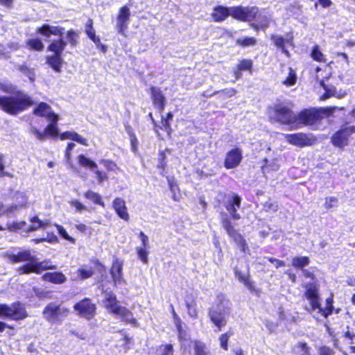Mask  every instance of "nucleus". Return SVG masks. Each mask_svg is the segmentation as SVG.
Returning a JSON list of instances; mask_svg holds the SVG:
<instances>
[{
    "label": "nucleus",
    "mask_w": 355,
    "mask_h": 355,
    "mask_svg": "<svg viewBox=\"0 0 355 355\" xmlns=\"http://www.w3.org/2000/svg\"><path fill=\"white\" fill-rule=\"evenodd\" d=\"M94 171L95 174L96 175L98 182L100 184H102L103 181L107 180L108 177L105 173H103L96 169H95Z\"/></svg>",
    "instance_id": "nucleus-58"
},
{
    "label": "nucleus",
    "mask_w": 355,
    "mask_h": 355,
    "mask_svg": "<svg viewBox=\"0 0 355 355\" xmlns=\"http://www.w3.org/2000/svg\"><path fill=\"white\" fill-rule=\"evenodd\" d=\"M230 337V335H229L228 334H222L220 336V347L227 350V343H228V340Z\"/></svg>",
    "instance_id": "nucleus-55"
},
{
    "label": "nucleus",
    "mask_w": 355,
    "mask_h": 355,
    "mask_svg": "<svg viewBox=\"0 0 355 355\" xmlns=\"http://www.w3.org/2000/svg\"><path fill=\"white\" fill-rule=\"evenodd\" d=\"M311 58L320 62H325L326 59L324 55L320 51L318 46H315L311 53Z\"/></svg>",
    "instance_id": "nucleus-44"
},
{
    "label": "nucleus",
    "mask_w": 355,
    "mask_h": 355,
    "mask_svg": "<svg viewBox=\"0 0 355 355\" xmlns=\"http://www.w3.org/2000/svg\"><path fill=\"white\" fill-rule=\"evenodd\" d=\"M354 133H355L354 126L343 128L331 137V144L336 147L343 148L347 146L349 137Z\"/></svg>",
    "instance_id": "nucleus-12"
},
{
    "label": "nucleus",
    "mask_w": 355,
    "mask_h": 355,
    "mask_svg": "<svg viewBox=\"0 0 355 355\" xmlns=\"http://www.w3.org/2000/svg\"><path fill=\"white\" fill-rule=\"evenodd\" d=\"M270 118L284 125L293 124L297 120V115L291 109L281 104L275 106Z\"/></svg>",
    "instance_id": "nucleus-8"
},
{
    "label": "nucleus",
    "mask_w": 355,
    "mask_h": 355,
    "mask_svg": "<svg viewBox=\"0 0 355 355\" xmlns=\"http://www.w3.org/2000/svg\"><path fill=\"white\" fill-rule=\"evenodd\" d=\"M338 202V200L335 197H329L325 199L324 206L327 209H329L335 206Z\"/></svg>",
    "instance_id": "nucleus-57"
},
{
    "label": "nucleus",
    "mask_w": 355,
    "mask_h": 355,
    "mask_svg": "<svg viewBox=\"0 0 355 355\" xmlns=\"http://www.w3.org/2000/svg\"><path fill=\"white\" fill-rule=\"evenodd\" d=\"M161 128L164 129L167 132L168 135L170 134L171 127L168 119H164V118H162Z\"/></svg>",
    "instance_id": "nucleus-61"
},
{
    "label": "nucleus",
    "mask_w": 355,
    "mask_h": 355,
    "mask_svg": "<svg viewBox=\"0 0 355 355\" xmlns=\"http://www.w3.org/2000/svg\"><path fill=\"white\" fill-rule=\"evenodd\" d=\"M26 46L31 50L42 51L44 44L39 39H30L26 42Z\"/></svg>",
    "instance_id": "nucleus-42"
},
{
    "label": "nucleus",
    "mask_w": 355,
    "mask_h": 355,
    "mask_svg": "<svg viewBox=\"0 0 355 355\" xmlns=\"http://www.w3.org/2000/svg\"><path fill=\"white\" fill-rule=\"evenodd\" d=\"M78 161L80 166L84 167H88L92 171H94L97 168V164L90 159L86 157L83 155H80L78 157Z\"/></svg>",
    "instance_id": "nucleus-38"
},
{
    "label": "nucleus",
    "mask_w": 355,
    "mask_h": 355,
    "mask_svg": "<svg viewBox=\"0 0 355 355\" xmlns=\"http://www.w3.org/2000/svg\"><path fill=\"white\" fill-rule=\"evenodd\" d=\"M257 43V40L254 37H245L243 39H238L236 41V44L237 45L241 46L243 47H247L250 46H254Z\"/></svg>",
    "instance_id": "nucleus-46"
},
{
    "label": "nucleus",
    "mask_w": 355,
    "mask_h": 355,
    "mask_svg": "<svg viewBox=\"0 0 355 355\" xmlns=\"http://www.w3.org/2000/svg\"><path fill=\"white\" fill-rule=\"evenodd\" d=\"M28 316L24 306L20 302H15L10 305L0 304V318H9L14 320H23Z\"/></svg>",
    "instance_id": "nucleus-7"
},
{
    "label": "nucleus",
    "mask_w": 355,
    "mask_h": 355,
    "mask_svg": "<svg viewBox=\"0 0 355 355\" xmlns=\"http://www.w3.org/2000/svg\"><path fill=\"white\" fill-rule=\"evenodd\" d=\"M66 46V42L62 41V40L53 42L49 46V50L55 53V55H61V53L64 49Z\"/></svg>",
    "instance_id": "nucleus-37"
},
{
    "label": "nucleus",
    "mask_w": 355,
    "mask_h": 355,
    "mask_svg": "<svg viewBox=\"0 0 355 355\" xmlns=\"http://www.w3.org/2000/svg\"><path fill=\"white\" fill-rule=\"evenodd\" d=\"M69 309L55 302L47 304L42 311L44 319L51 324H60L68 316Z\"/></svg>",
    "instance_id": "nucleus-4"
},
{
    "label": "nucleus",
    "mask_w": 355,
    "mask_h": 355,
    "mask_svg": "<svg viewBox=\"0 0 355 355\" xmlns=\"http://www.w3.org/2000/svg\"><path fill=\"white\" fill-rule=\"evenodd\" d=\"M270 38L273 41L275 46L282 49V51L284 54H285L287 57L290 56L289 51L285 48L284 44L288 43L290 45H293V41L291 39L285 40L282 36L275 35H272Z\"/></svg>",
    "instance_id": "nucleus-27"
},
{
    "label": "nucleus",
    "mask_w": 355,
    "mask_h": 355,
    "mask_svg": "<svg viewBox=\"0 0 355 355\" xmlns=\"http://www.w3.org/2000/svg\"><path fill=\"white\" fill-rule=\"evenodd\" d=\"M56 266L53 265L49 261L35 262L33 264H27L19 268V274H29L31 272L40 273L42 271L48 269H55Z\"/></svg>",
    "instance_id": "nucleus-13"
},
{
    "label": "nucleus",
    "mask_w": 355,
    "mask_h": 355,
    "mask_svg": "<svg viewBox=\"0 0 355 355\" xmlns=\"http://www.w3.org/2000/svg\"><path fill=\"white\" fill-rule=\"evenodd\" d=\"M193 343L195 355H211L210 351L205 343L199 340H194Z\"/></svg>",
    "instance_id": "nucleus-33"
},
{
    "label": "nucleus",
    "mask_w": 355,
    "mask_h": 355,
    "mask_svg": "<svg viewBox=\"0 0 355 355\" xmlns=\"http://www.w3.org/2000/svg\"><path fill=\"white\" fill-rule=\"evenodd\" d=\"M33 114L39 116L45 117L49 122L57 123L59 116L55 114L53 111L50 105L46 103H40L33 110Z\"/></svg>",
    "instance_id": "nucleus-17"
},
{
    "label": "nucleus",
    "mask_w": 355,
    "mask_h": 355,
    "mask_svg": "<svg viewBox=\"0 0 355 355\" xmlns=\"http://www.w3.org/2000/svg\"><path fill=\"white\" fill-rule=\"evenodd\" d=\"M294 350L300 355H310L309 348L305 343H298L295 346Z\"/></svg>",
    "instance_id": "nucleus-49"
},
{
    "label": "nucleus",
    "mask_w": 355,
    "mask_h": 355,
    "mask_svg": "<svg viewBox=\"0 0 355 355\" xmlns=\"http://www.w3.org/2000/svg\"><path fill=\"white\" fill-rule=\"evenodd\" d=\"M320 85L325 90V93L320 98L321 101H324L336 95V89L335 87H329L324 84V80H320Z\"/></svg>",
    "instance_id": "nucleus-39"
},
{
    "label": "nucleus",
    "mask_w": 355,
    "mask_h": 355,
    "mask_svg": "<svg viewBox=\"0 0 355 355\" xmlns=\"http://www.w3.org/2000/svg\"><path fill=\"white\" fill-rule=\"evenodd\" d=\"M309 263L310 259L308 257H295L292 259V266L296 268L303 269Z\"/></svg>",
    "instance_id": "nucleus-35"
},
{
    "label": "nucleus",
    "mask_w": 355,
    "mask_h": 355,
    "mask_svg": "<svg viewBox=\"0 0 355 355\" xmlns=\"http://www.w3.org/2000/svg\"><path fill=\"white\" fill-rule=\"evenodd\" d=\"M270 19L267 17L266 16H263V15H259L258 17V24L257 25H254L253 24V27L256 29L257 28H261L262 30H265L266 28H267L269 25H270Z\"/></svg>",
    "instance_id": "nucleus-43"
},
{
    "label": "nucleus",
    "mask_w": 355,
    "mask_h": 355,
    "mask_svg": "<svg viewBox=\"0 0 355 355\" xmlns=\"http://www.w3.org/2000/svg\"><path fill=\"white\" fill-rule=\"evenodd\" d=\"M101 291L104 293L103 304L107 311L122 321L137 325V320L133 318L132 313L125 307L119 304L116 295L112 291H107L101 285Z\"/></svg>",
    "instance_id": "nucleus-2"
},
{
    "label": "nucleus",
    "mask_w": 355,
    "mask_h": 355,
    "mask_svg": "<svg viewBox=\"0 0 355 355\" xmlns=\"http://www.w3.org/2000/svg\"><path fill=\"white\" fill-rule=\"evenodd\" d=\"M28 197L22 192H17L14 196V202L6 208V215H14L28 207Z\"/></svg>",
    "instance_id": "nucleus-15"
},
{
    "label": "nucleus",
    "mask_w": 355,
    "mask_h": 355,
    "mask_svg": "<svg viewBox=\"0 0 355 355\" xmlns=\"http://www.w3.org/2000/svg\"><path fill=\"white\" fill-rule=\"evenodd\" d=\"M161 355H173V348L172 345L167 344L160 347Z\"/></svg>",
    "instance_id": "nucleus-52"
},
{
    "label": "nucleus",
    "mask_w": 355,
    "mask_h": 355,
    "mask_svg": "<svg viewBox=\"0 0 355 355\" xmlns=\"http://www.w3.org/2000/svg\"><path fill=\"white\" fill-rule=\"evenodd\" d=\"M62 28L58 26H51L47 24L43 25L42 27L37 29V32L40 33L44 37H49L51 35H60L62 34Z\"/></svg>",
    "instance_id": "nucleus-26"
},
{
    "label": "nucleus",
    "mask_w": 355,
    "mask_h": 355,
    "mask_svg": "<svg viewBox=\"0 0 355 355\" xmlns=\"http://www.w3.org/2000/svg\"><path fill=\"white\" fill-rule=\"evenodd\" d=\"M252 62L250 60H243L238 64L237 67L242 71H251Z\"/></svg>",
    "instance_id": "nucleus-51"
},
{
    "label": "nucleus",
    "mask_w": 355,
    "mask_h": 355,
    "mask_svg": "<svg viewBox=\"0 0 355 355\" xmlns=\"http://www.w3.org/2000/svg\"><path fill=\"white\" fill-rule=\"evenodd\" d=\"M113 208L116 212L117 215L123 220L128 221L130 218L129 214L127 211L125 201L121 198H116L114 200L112 203Z\"/></svg>",
    "instance_id": "nucleus-24"
},
{
    "label": "nucleus",
    "mask_w": 355,
    "mask_h": 355,
    "mask_svg": "<svg viewBox=\"0 0 355 355\" xmlns=\"http://www.w3.org/2000/svg\"><path fill=\"white\" fill-rule=\"evenodd\" d=\"M242 151L239 148H234L229 151L224 162V166L227 169L237 167L242 159Z\"/></svg>",
    "instance_id": "nucleus-20"
},
{
    "label": "nucleus",
    "mask_w": 355,
    "mask_h": 355,
    "mask_svg": "<svg viewBox=\"0 0 355 355\" xmlns=\"http://www.w3.org/2000/svg\"><path fill=\"white\" fill-rule=\"evenodd\" d=\"M94 274V268L89 265L84 264L78 268L76 272L77 276L73 277L72 279L73 280H77L78 279H80V280H85L92 277Z\"/></svg>",
    "instance_id": "nucleus-25"
},
{
    "label": "nucleus",
    "mask_w": 355,
    "mask_h": 355,
    "mask_svg": "<svg viewBox=\"0 0 355 355\" xmlns=\"http://www.w3.org/2000/svg\"><path fill=\"white\" fill-rule=\"evenodd\" d=\"M61 140L71 139L82 145L87 146V141L78 133L72 131L64 132L60 135Z\"/></svg>",
    "instance_id": "nucleus-29"
},
{
    "label": "nucleus",
    "mask_w": 355,
    "mask_h": 355,
    "mask_svg": "<svg viewBox=\"0 0 355 355\" xmlns=\"http://www.w3.org/2000/svg\"><path fill=\"white\" fill-rule=\"evenodd\" d=\"M343 110L341 107H321L318 110H306L299 113L297 119L304 125H312L317 121L321 119L324 115H332L336 110Z\"/></svg>",
    "instance_id": "nucleus-5"
},
{
    "label": "nucleus",
    "mask_w": 355,
    "mask_h": 355,
    "mask_svg": "<svg viewBox=\"0 0 355 355\" xmlns=\"http://www.w3.org/2000/svg\"><path fill=\"white\" fill-rule=\"evenodd\" d=\"M172 313L173 315V319H174V323L177 327V329H180V324H181V320L180 317L176 314L174 309L173 308Z\"/></svg>",
    "instance_id": "nucleus-63"
},
{
    "label": "nucleus",
    "mask_w": 355,
    "mask_h": 355,
    "mask_svg": "<svg viewBox=\"0 0 355 355\" xmlns=\"http://www.w3.org/2000/svg\"><path fill=\"white\" fill-rule=\"evenodd\" d=\"M231 7L218 6L214 8L211 16L215 22H222L229 16H232Z\"/></svg>",
    "instance_id": "nucleus-21"
},
{
    "label": "nucleus",
    "mask_w": 355,
    "mask_h": 355,
    "mask_svg": "<svg viewBox=\"0 0 355 355\" xmlns=\"http://www.w3.org/2000/svg\"><path fill=\"white\" fill-rule=\"evenodd\" d=\"M0 89L12 94L10 96H0V109L11 115H16L33 104L32 98L21 91H15V87L9 83H0Z\"/></svg>",
    "instance_id": "nucleus-1"
},
{
    "label": "nucleus",
    "mask_w": 355,
    "mask_h": 355,
    "mask_svg": "<svg viewBox=\"0 0 355 355\" xmlns=\"http://www.w3.org/2000/svg\"><path fill=\"white\" fill-rule=\"evenodd\" d=\"M69 204L71 207H73L78 212H81L86 209V207L77 200H72L69 201Z\"/></svg>",
    "instance_id": "nucleus-53"
},
{
    "label": "nucleus",
    "mask_w": 355,
    "mask_h": 355,
    "mask_svg": "<svg viewBox=\"0 0 355 355\" xmlns=\"http://www.w3.org/2000/svg\"><path fill=\"white\" fill-rule=\"evenodd\" d=\"M7 229L10 231H16L18 230L26 231L27 225L25 221L8 223Z\"/></svg>",
    "instance_id": "nucleus-45"
},
{
    "label": "nucleus",
    "mask_w": 355,
    "mask_h": 355,
    "mask_svg": "<svg viewBox=\"0 0 355 355\" xmlns=\"http://www.w3.org/2000/svg\"><path fill=\"white\" fill-rule=\"evenodd\" d=\"M286 141L298 147L309 146L313 145L315 139L311 135L304 133L286 134L284 135Z\"/></svg>",
    "instance_id": "nucleus-11"
},
{
    "label": "nucleus",
    "mask_w": 355,
    "mask_h": 355,
    "mask_svg": "<svg viewBox=\"0 0 355 355\" xmlns=\"http://www.w3.org/2000/svg\"><path fill=\"white\" fill-rule=\"evenodd\" d=\"M150 248L138 246L136 248V252L138 258L144 263H147L148 261V251Z\"/></svg>",
    "instance_id": "nucleus-40"
},
{
    "label": "nucleus",
    "mask_w": 355,
    "mask_h": 355,
    "mask_svg": "<svg viewBox=\"0 0 355 355\" xmlns=\"http://www.w3.org/2000/svg\"><path fill=\"white\" fill-rule=\"evenodd\" d=\"M47 63L56 72H60L62 60L59 55L47 57Z\"/></svg>",
    "instance_id": "nucleus-31"
},
{
    "label": "nucleus",
    "mask_w": 355,
    "mask_h": 355,
    "mask_svg": "<svg viewBox=\"0 0 355 355\" xmlns=\"http://www.w3.org/2000/svg\"><path fill=\"white\" fill-rule=\"evenodd\" d=\"M320 355H333L334 352L331 349L327 347H322L319 349Z\"/></svg>",
    "instance_id": "nucleus-60"
},
{
    "label": "nucleus",
    "mask_w": 355,
    "mask_h": 355,
    "mask_svg": "<svg viewBox=\"0 0 355 355\" xmlns=\"http://www.w3.org/2000/svg\"><path fill=\"white\" fill-rule=\"evenodd\" d=\"M296 79L297 77L295 71L289 67L288 68V76L283 81V84L288 87L294 85L296 83Z\"/></svg>",
    "instance_id": "nucleus-41"
},
{
    "label": "nucleus",
    "mask_w": 355,
    "mask_h": 355,
    "mask_svg": "<svg viewBox=\"0 0 355 355\" xmlns=\"http://www.w3.org/2000/svg\"><path fill=\"white\" fill-rule=\"evenodd\" d=\"M139 237L142 243V245L141 247L150 248L149 239L147 235H146L143 232H140Z\"/></svg>",
    "instance_id": "nucleus-59"
},
{
    "label": "nucleus",
    "mask_w": 355,
    "mask_h": 355,
    "mask_svg": "<svg viewBox=\"0 0 355 355\" xmlns=\"http://www.w3.org/2000/svg\"><path fill=\"white\" fill-rule=\"evenodd\" d=\"M31 132L35 136L37 139L40 141H44L46 138L47 135L56 137L58 135L57 123L54 122H50L44 132H40L35 127H31Z\"/></svg>",
    "instance_id": "nucleus-19"
},
{
    "label": "nucleus",
    "mask_w": 355,
    "mask_h": 355,
    "mask_svg": "<svg viewBox=\"0 0 355 355\" xmlns=\"http://www.w3.org/2000/svg\"><path fill=\"white\" fill-rule=\"evenodd\" d=\"M268 261H270L271 263H274L275 265V267L277 268L285 266V263L284 261H282V260H279V259H277L275 258L270 257V258H268Z\"/></svg>",
    "instance_id": "nucleus-62"
},
{
    "label": "nucleus",
    "mask_w": 355,
    "mask_h": 355,
    "mask_svg": "<svg viewBox=\"0 0 355 355\" xmlns=\"http://www.w3.org/2000/svg\"><path fill=\"white\" fill-rule=\"evenodd\" d=\"M222 226L225 230L227 234L231 237L233 241L237 244L238 247L241 249V250L245 252L246 250L248 248V245L242 236L233 227L231 221L227 218H224L222 220Z\"/></svg>",
    "instance_id": "nucleus-10"
},
{
    "label": "nucleus",
    "mask_w": 355,
    "mask_h": 355,
    "mask_svg": "<svg viewBox=\"0 0 355 355\" xmlns=\"http://www.w3.org/2000/svg\"><path fill=\"white\" fill-rule=\"evenodd\" d=\"M31 225L27 226L26 232H32L37 230L40 228H44L46 225V223L42 221L37 216H33L31 218Z\"/></svg>",
    "instance_id": "nucleus-36"
},
{
    "label": "nucleus",
    "mask_w": 355,
    "mask_h": 355,
    "mask_svg": "<svg viewBox=\"0 0 355 355\" xmlns=\"http://www.w3.org/2000/svg\"><path fill=\"white\" fill-rule=\"evenodd\" d=\"M236 277L241 282L243 283V284L251 291L255 292L257 294L258 293V291L254 286L253 284L250 280L248 276L242 274L241 272L236 270L235 272Z\"/></svg>",
    "instance_id": "nucleus-32"
},
{
    "label": "nucleus",
    "mask_w": 355,
    "mask_h": 355,
    "mask_svg": "<svg viewBox=\"0 0 355 355\" xmlns=\"http://www.w3.org/2000/svg\"><path fill=\"white\" fill-rule=\"evenodd\" d=\"M100 162L104 166V167L110 171L117 173L119 171L116 164L109 159H101Z\"/></svg>",
    "instance_id": "nucleus-48"
},
{
    "label": "nucleus",
    "mask_w": 355,
    "mask_h": 355,
    "mask_svg": "<svg viewBox=\"0 0 355 355\" xmlns=\"http://www.w3.org/2000/svg\"><path fill=\"white\" fill-rule=\"evenodd\" d=\"M241 198L237 195H234L232 198L230 199L225 205L226 209L231 215L233 219L237 220L241 218L240 215L236 213L238 209L240 208Z\"/></svg>",
    "instance_id": "nucleus-23"
},
{
    "label": "nucleus",
    "mask_w": 355,
    "mask_h": 355,
    "mask_svg": "<svg viewBox=\"0 0 355 355\" xmlns=\"http://www.w3.org/2000/svg\"><path fill=\"white\" fill-rule=\"evenodd\" d=\"M263 209L266 211L276 212L278 210V205L275 202L268 200L263 204Z\"/></svg>",
    "instance_id": "nucleus-50"
},
{
    "label": "nucleus",
    "mask_w": 355,
    "mask_h": 355,
    "mask_svg": "<svg viewBox=\"0 0 355 355\" xmlns=\"http://www.w3.org/2000/svg\"><path fill=\"white\" fill-rule=\"evenodd\" d=\"M58 233L60 234V235L64 239L67 240L68 241H69L71 243H76V239L74 238H73L72 236H70L66 230L62 226V225H60L58 224H55V225Z\"/></svg>",
    "instance_id": "nucleus-47"
},
{
    "label": "nucleus",
    "mask_w": 355,
    "mask_h": 355,
    "mask_svg": "<svg viewBox=\"0 0 355 355\" xmlns=\"http://www.w3.org/2000/svg\"><path fill=\"white\" fill-rule=\"evenodd\" d=\"M258 11L257 7L234 6L231 7L230 12L233 18L239 21H250L257 17Z\"/></svg>",
    "instance_id": "nucleus-9"
},
{
    "label": "nucleus",
    "mask_w": 355,
    "mask_h": 355,
    "mask_svg": "<svg viewBox=\"0 0 355 355\" xmlns=\"http://www.w3.org/2000/svg\"><path fill=\"white\" fill-rule=\"evenodd\" d=\"M92 20L89 19L86 25V33L90 39L96 35L95 31L92 27Z\"/></svg>",
    "instance_id": "nucleus-56"
},
{
    "label": "nucleus",
    "mask_w": 355,
    "mask_h": 355,
    "mask_svg": "<svg viewBox=\"0 0 355 355\" xmlns=\"http://www.w3.org/2000/svg\"><path fill=\"white\" fill-rule=\"evenodd\" d=\"M84 196L87 199L93 202L94 203H95L96 205H99L102 206L103 207H105V204H104L103 201L102 200V198H101V195H99L98 193H96V192H94V191L89 190L85 193Z\"/></svg>",
    "instance_id": "nucleus-34"
},
{
    "label": "nucleus",
    "mask_w": 355,
    "mask_h": 355,
    "mask_svg": "<svg viewBox=\"0 0 355 355\" xmlns=\"http://www.w3.org/2000/svg\"><path fill=\"white\" fill-rule=\"evenodd\" d=\"M231 311V304L223 295H218L217 304L210 309L209 317L211 322L219 329L227 324V318Z\"/></svg>",
    "instance_id": "nucleus-3"
},
{
    "label": "nucleus",
    "mask_w": 355,
    "mask_h": 355,
    "mask_svg": "<svg viewBox=\"0 0 355 355\" xmlns=\"http://www.w3.org/2000/svg\"><path fill=\"white\" fill-rule=\"evenodd\" d=\"M8 259L12 263H18L23 261H31L32 264L35 263V257L31 254L28 250L19 251L17 254H11L8 256Z\"/></svg>",
    "instance_id": "nucleus-22"
},
{
    "label": "nucleus",
    "mask_w": 355,
    "mask_h": 355,
    "mask_svg": "<svg viewBox=\"0 0 355 355\" xmlns=\"http://www.w3.org/2000/svg\"><path fill=\"white\" fill-rule=\"evenodd\" d=\"M123 266V261L122 260L115 259L113 261L110 269V274L115 286L126 284V281L122 276Z\"/></svg>",
    "instance_id": "nucleus-16"
},
{
    "label": "nucleus",
    "mask_w": 355,
    "mask_h": 355,
    "mask_svg": "<svg viewBox=\"0 0 355 355\" xmlns=\"http://www.w3.org/2000/svg\"><path fill=\"white\" fill-rule=\"evenodd\" d=\"M304 287L306 288L304 295L309 301L310 304L309 308H307L308 311L313 315H315V313H320L325 318L331 314L330 309H322L320 303V298L316 286L313 283H307L304 284Z\"/></svg>",
    "instance_id": "nucleus-6"
},
{
    "label": "nucleus",
    "mask_w": 355,
    "mask_h": 355,
    "mask_svg": "<svg viewBox=\"0 0 355 355\" xmlns=\"http://www.w3.org/2000/svg\"><path fill=\"white\" fill-rule=\"evenodd\" d=\"M188 314L190 317L196 318L198 317V311L196 309V305L195 304H187Z\"/></svg>",
    "instance_id": "nucleus-54"
},
{
    "label": "nucleus",
    "mask_w": 355,
    "mask_h": 355,
    "mask_svg": "<svg viewBox=\"0 0 355 355\" xmlns=\"http://www.w3.org/2000/svg\"><path fill=\"white\" fill-rule=\"evenodd\" d=\"M76 34L72 31H69L67 32V37L69 40L70 42L73 44H75L76 43Z\"/></svg>",
    "instance_id": "nucleus-64"
},
{
    "label": "nucleus",
    "mask_w": 355,
    "mask_h": 355,
    "mask_svg": "<svg viewBox=\"0 0 355 355\" xmlns=\"http://www.w3.org/2000/svg\"><path fill=\"white\" fill-rule=\"evenodd\" d=\"M42 279L53 284H62L67 279L64 275L60 272H47L42 276Z\"/></svg>",
    "instance_id": "nucleus-28"
},
{
    "label": "nucleus",
    "mask_w": 355,
    "mask_h": 355,
    "mask_svg": "<svg viewBox=\"0 0 355 355\" xmlns=\"http://www.w3.org/2000/svg\"><path fill=\"white\" fill-rule=\"evenodd\" d=\"M74 310L78 315L89 319L94 316L96 306L89 299L85 298L74 305Z\"/></svg>",
    "instance_id": "nucleus-14"
},
{
    "label": "nucleus",
    "mask_w": 355,
    "mask_h": 355,
    "mask_svg": "<svg viewBox=\"0 0 355 355\" xmlns=\"http://www.w3.org/2000/svg\"><path fill=\"white\" fill-rule=\"evenodd\" d=\"M130 17V11L128 6H125L120 8L116 24V28L119 33L123 35L128 28Z\"/></svg>",
    "instance_id": "nucleus-18"
},
{
    "label": "nucleus",
    "mask_w": 355,
    "mask_h": 355,
    "mask_svg": "<svg viewBox=\"0 0 355 355\" xmlns=\"http://www.w3.org/2000/svg\"><path fill=\"white\" fill-rule=\"evenodd\" d=\"M151 94L154 104L162 111L164 107V96L161 91L155 87L151 88Z\"/></svg>",
    "instance_id": "nucleus-30"
}]
</instances>
